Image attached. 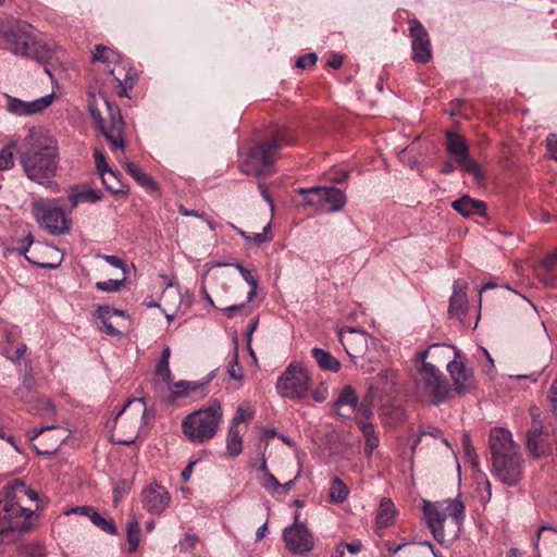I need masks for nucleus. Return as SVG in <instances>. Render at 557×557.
Returning a JSON list of instances; mask_svg holds the SVG:
<instances>
[{"label": "nucleus", "mask_w": 557, "mask_h": 557, "mask_svg": "<svg viewBox=\"0 0 557 557\" xmlns=\"http://www.w3.org/2000/svg\"><path fill=\"white\" fill-rule=\"evenodd\" d=\"M101 181L104 187L110 190L112 194H126L124 184L120 181L119 174L114 171H109L107 173H102Z\"/></svg>", "instance_id": "obj_38"}, {"label": "nucleus", "mask_w": 557, "mask_h": 557, "mask_svg": "<svg viewBox=\"0 0 557 557\" xmlns=\"http://www.w3.org/2000/svg\"><path fill=\"white\" fill-rule=\"evenodd\" d=\"M227 373L230 377L234 380H242L243 377V369L237 362V355L235 354L233 360L230 362L227 368Z\"/></svg>", "instance_id": "obj_55"}, {"label": "nucleus", "mask_w": 557, "mask_h": 557, "mask_svg": "<svg viewBox=\"0 0 557 557\" xmlns=\"http://www.w3.org/2000/svg\"><path fill=\"white\" fill-rule=\"evenodd\" d=\"M423 513L433 537L440 544H443L445 542L444 522L446 515L440 511L435 505L429 502L424 503Z\"/></svg>", "instance_id": "obj_22"}, {"label": "nucleus", "mask_w": 557, "mask_h": 557, "mask_svg": "<svg viewBox=\"0 0 557 557\" xmlns=\"http://www.w3.org/2000/svg\"><path fill=\"white\" fill-rule=\"evenodd\" d=\"M549 400L554 413L557 416V379L552 383L549 388Z\"/></svg>", "instance_id": "obj_62"}, {"label": "nucleus", "mask_w": 557, "mask_h": 557, "mask_svg": "<svg viewBox=\"0 0 557 557\" xmlns=\"http://www.w3.org/2000/svg\"><path fill=\"white\" fill-rule=\"evenodd\" d=\"M96 318L101 321L100 330L108 335L117 336L121 332L110 322L111 311L109 306H98L96 309Z\"/></svg>", "instance_id": "obj_37"}, {"label": "nucleus", "mask_w": 557, "mask_h": 557, "mask_svg": "<svg viewBox=\"0 0 557 557\" xmlns=\"http://www.w3.org/2000/svg\"><path fill=\"white\" fill-rule=\"evenodd\" d=\"M0 35L16 55L29 57L42 64H47L53 55L54 45L37 40L33 26L26 22L0 18Z\"/></svg>", "instance_id": "obj_4"}, {"label": "nucleus", "mask_w": 557, "mask_h": 557, "mask_svg": "<svg viewBox=\"0 0 557 557\" xmlns=\"http://www.w3.org/2000/svg\"><path fill=\"white\" fill-rule=\"evenodd\" d=\"M325 187L314 186L311 188H298V194L305 196V202L307 206L313 207L317 211L323 213L322 194Z\"/></svg>", "instance_id": "obj_33"}, {"label": "nucleus", "mask_w": 557, "mask_h": 557, "mask_svg": "<svg viewBox=\"0 0 557 557\" xmlns=\"http://www.w3.org/2000/svg\"><path fill=\"white\" fill-rule=\"evenodd\" d=\"M546 143L550 157L557 161V135L549 134L546 138Z\"/></svg>", "instance_id": "obj_61"}, {"label": "nucleus", "mask_w": 557, "mask_h": 557, "mask_svg": "<svg viewBox=\"0 0 557 557\" xmlns=\"http://www.w3.org/2000/svg\"><path fill=\"white\" fill-rule=\"evenodd\" d=\"M26 259L40 268L54 269L61 262L59 250L51 245H37Z\"/></svg>", "instance_id": "obj_21"}, {"label": "nucleus", "mask_w": 557, "mask_h": 557, "mask_svg": "<svg viewBox=\"0 0 557 557\" xmlns=\"http://www.w3.org/2000/svg\"><path fill=\"white\" fill-rule=\"evenodd\" d=\"M358 428L360 429L364 438V454L370 457L373 450L379 447L380 440L375 433L373 423H363L361 420L358 421Z\"/></svg>", "instance_id": "obj_32"}, {"label": "nucleus", "mask_w": 557, "mask_h": 557, "mask_svg": "<svg viewBox=\"0 0 557 557\" xmlns=\"http://www.w3.org/2000/svg\"><path fill=\"white\" fill-rule=\"evenodd\" d=\"M323 213L339 211L346 205V195L335 187H325L322 194Z\"/></svg>", "instance_id": "obj_27"}, {"label": "nucleus", "mask_w": 557, "mask_h": 557, "mask_svg": "<svg viewBox=\"0 0 557 557\" xmlns=\"http://www.w3.org/2000/svg\"><path fill=\"white\" fill-rule=\"evenodd\" d=\"M327 387L321 384L319 387L312 391L311 396L318 403H323L327 398Z\"/></svg>", "instance_id": "obj_60"}, {"label": "nucleus", "mask_w": 557, "mask_h": 557, "mask_svg": "<svg viewBox=\"0 0 557 557\" xmlns=\"http://www.w3.org/2000/svg\"><path fill=\"white\" fill-rule=\"evenodd\" d=\"M23 496L37 500V493L18 479L0 493V543L15 541V533L27 532L32 527L34 511L18 504Z\"/></svg>", "instance_id": "obj_2"}, {"label": "nucleus", "mask_w": 557, "mask_h": 557, "mask_svg": "<svg viewBox=\"0 0 557 557\" xmlns=\"http://www.w3.org/2000/svg\"><path fill=\"white\" fill-rule=\"evenodd\" d=\"M312 357L322 370L338 372L341 369V362L322 348L314 347L312 349Z\"/></svg>", "instance_id": "obj_30"}, {"label": "nucleus", "mask_w": 557, "mask_h": 557, "mask_svg": "<svg viewBox=\"0 0 557 557\" xmlns=\"http://www.w3.org/2000/svg\"><path fill=\"white\" fill-rule=\"evenodd\" d=\"M255 411L250 406L240 405L237 407L231 425L238 426L239 423L249 422L253 419Z\"/></svg>", "instance_id": "obj_45"}, {"label": "nucleus", "mask_w": 557, "mask_h": 557, "mask_svg": "<svg viewBox=\"0 0 557 557\" xmlns=\"http://www.w3.org/2000/svg\"><path fill=\"white\" fill-rule=\"evenodd\" d=\"M90 521L101 529L103 532L115 535L117 533V529L113 522V520H108L103 518L99 512H91V519Z\"/></svg>", "instance_id": "obj_44"}, {"label": "nucleus", "mask_w": 557, "mask_h": 557, "mask_svg": "<svg viewBox=\"0 0 557 557\" xmlns=\"http://www.w3.org/2000/svg\"><path fill=\"white\" fill-rule=\"evenodd\" d=\"M226 449L231 457H237L243 450V438L238 426L230 425Z\"/></svg>", "instance_id": "obj_36"}, {"label": "nucleus", "mask_w": 557, "mask_h": 557, "mask_svg": "<svg viewBox=\"0 0 557 557\" xmlns=\"http://www.w3.org/2000/svg\"><path fill=\"white\" fill-rule=\"evenodd\" d=\"M543 267L549 283L557 287V248L543 259Z\"/></svg>", "instance_id": "obj_40"}, {"label": "nucleus", "mask_w": 557, "mask_h": 557, "mask_svg": "<svg viewBox=\"0 0 557 557\" xmlns=\"http://www.w3.org/2000/svg\"><path fill=\"white\" fill-rule=\"evenodd\" d=\"M54 99V94H49L33 101H23L17 98L9 97L8 99V111L16 115H32L42 112L45 109L51 106Z\"/></svg>", "instance_id": "obj_20"}, {"label": "nucleus", "mask_w": 557, "mask_h": 557, "mask_svg": "<svg viewBox=\"0 0 557 557\" xmlns=\"http://www.w3.org/2000/svg\"><path fill=\"white\" fill-rule=\"evenodd\" d=\"M414 382L417 395L433 405L445 401L451 392L445 376L432 363L420 366Z\"/></svg>", "instance_id": "obj_8"}, {"label": "nucleus", "mask_w": 557, "mask_h": 557, "mask_svg": "<svg viewBox=\"0 0 557 557\" xmlns=\"http://www.w3.org/2000/svg\"><path fill=\"white\" fill-rule=\"evenodd\" d=\"M203 383L198 382H188V381H180L176 382L173 387V395L175 397H185L189 396L190 394L195 393L199 388H201Z\"/></svg>", "instance_id": "obj_42"}, {"label": "nucleus", "mask_w": 557, "mask_h": 557, "mask_svg": "<svg viewBox=\"0 0 557 557\" xmlns=\"http://www.w3.org/2000/svg\"><path fill=\"white\" fill-rule=\"evenodd\" d=\"M34 243V236L32 234H28L24 239L21 240L20 246V252L23 253L25 257L28 256L27 253L32 250L29 249L32 244Z\"/></svg>", "instance_id": "obj_63"}, {"label": "nucleus", "mask_w": 557, "mask_h": 557, "mask_svg": "<svg viewBox=\"0 0 557 557\" xmlns=\"http://www.w3.org/2000/svg\"><path fill=\"white\" fill-rule=\"evenodd\" d=\"M409 24L412 38V60L420 64L428 63L432 58L429 34L419 21L412 20Z\"/></svg>", "instance_id": "obj_17"}, {"label": "nucleus", "mask_w": 557, "mask_h": 557, "mask_svg": "<svg viewBox=\"0 0 557 557\" xmlns=\"http://www.w3.org/2000/svg\"><path fill=\"white\" fill-rule=\"evenodd\" d=\"M357 404L358 396L356 394V391L350 385H346L341 389L336 400L333 403L332 411L335 414L342 417L343 419L350 420V416L345 412V408H356Z\"/></svg>", "instance_id": "obj_24"}, {"label": "nucleus", "mask_w": 557, "mask_h": 557, "mask_svg": "<svg viewBox=\"0 0 557 557\" xmlns=\"http://www.w3.org/2000/svg\"><path fill=\"white\" fill-rule=\"evenodd\" d=\"M446 511L447 515L453 517L457 523H460L465 512L463 503L458 499H449Z\"/></svg>", "instance_id": "obj_47"}, {"label": "nucleus", "mask_w": 557, "mask_h": 557, "mask_svg": "<svg viewBox=\"0 0 557 557\" xmlns=\"http://www.w3.org/2000/svg\"><path fill=\"white\" fill-rule=\"evenodd\" d=\"M66 437V430L53 424L34 428L28 434V441L39 455L54 454Z\"/></svg>", "instance_id": "obj_14"}, {"label": "nucleus", "mask_w": 557, "mask_h": 557, "mask_svg": "<svg viewBox=\"0 0 557 557\" xmlns=\"http://www.w3.org/2000/svg\"><path fill=\"white\" fill-rule=\"evenodd\" d=\"M18 552L24 557H45V548L40 543H28V544H21L18 546Z\"/></svg>", "instance_id": "obj_46"}, {"label": "nucleus", "mask_w": 557, "mask_h": 557, "mask_svg": "<svg viewBox=\"0 0 557 557\" xmlns=\"http://www.w3.org/2000/svg\"><path fill=\"white\" fill-rule=\"evenodd\" d=\"M171 500L170 493L161 485L150 484L143 491V503L145 508L153 513H162Z\"/></svg>", "instance_id": "obj_19"}, {"label": "nucleus", "mask_w": 557, "mask_h": 557, "mask_svg": "<svg viewBox=\"0 0 557 557\" xmlns=\"http://www.w3.org/2000/svg\"><path fill=\"white\" fill-rule=\"evenodd\" d=\"M107 117H103L99 110L90 106V114L97 126L100 128L102 135L110 143L112 150L124 151L125 141L123 138L124 122L121 115L120 108L114 103L103 98Z\"/></svg>", "instance_id": "obj_11"}, {"label": "nucleus", "mask_w": 557, "mask_h": 557, "mask_svg": "<svg viewBox=\"0 0 557 557\" xmlns=\"http://www.w3.org/2000/svg\"><path fill=\"white\" fill-rule=\"evenodd\" d=\"M283 539L287 549L295 555H306L314 546L313 537L306 524L299 522V512H295L293 525L285 528Z\"/></svg>", "instance_id": "obj_15"}, {"label": "nucleus", "mask_w": 557, "mask_h": 557, "mask_svg": "<svg viewBox=\"0 0 557 557\" xmlns=\"http://www.w3.org/2000/svg\"><path fill=\"white\" fill-rule=\"evenodd\" d=\"M458 165H460L461 169L467 173L473 175L478 182H483L485 180V175L481 165L475 160L471 159L470 156L461 161Z\"/></svg>", "instance_id": "obj_43"}, {"label": "nucleus", "mask_w": 557, "mask_h": 557, "mask_svg": "<svg viewBox=\"0 0 557 557\" xmlns=\"http://www.w3.org/2000/svg\"><path fill=\"white\" fill-rule=\"evenodd\" d=\"M156 373L163 380V382L169 384L171 381V376H172L169 361L165 362V364H164V363H162V360H159L157 368H156Z\"/></svg>", "instance_id": "obj_57"}, {"label": "nucleus", "mask_w": 557, "mask_h": 557, "mask_svg": "<svg viewBox=\"0 0 557 557\" xmlns=\"http://www.w3.org/2000/svg\"><path fill=\"white\" fill-rule=\"evenodd\" d=\"M223 411L219 400H212L188 413L182 421V432L193 444H205L211 441L222 422Z\"/></svg>", "instance_id": "obj_6"}, {"label": "nucleus", "mask_w": 557, "mask_h": 557, "mask_svg": "<svg viewBox=\"0 0 557 557\" xmlns=\"http://www.w3.org/2000/svg\"><path fill=\"white\" fill-rule=\"evenodd\" d=\"M178 212L182 215H184V216H196V218H199V219H206V213L205 212H199V211H196V210H189L186 207H184L183 205H178Z\"/></svg>", "instance_id": "obj_64"}, {"label": "nucleus", "mask_w": 557, "mask_h": 557, "mask_svg": "<svg viewBox=\"0 0 557 557\" xmlns=\"http://www.w3.org/2000/svg\"><path fill=\"white\" fill-rule=\"evenodd\" d=\"M467 289L468 283L465 280H456L454 282L453 295L449 300L448 312L450 317H460L467 310Z\"/></svg>", "instance_id": "obj_23"}, {"label": "nucleus", "mask_w": 557, "mask_h": 557, "mask_svg": "<svg viewBox=\"0 0 557 557\" xmlns=\"http://www.w3.org/2000/svg\"><path fill=\"white\" fill-rule=\"evenodd\" d=\"M21 163L32 181L49 183L58 166L55 140L41 128H30L21 146Z\"/></svg>", "instance_id": "obj_1"}, {"label": "nucleus", "mask_w": 557, "mask_h": 557, "mask_svg": "<svg viewBox=\"0 0 557 557\" xmlns=\"http://www.w3.org/2000/svg\"><path fill=\"white\" fill-rule=\"evenodd\" d=\"M462 445H463V450H465V454H466L467 458L470 461H472L473 463H475L474 462V459H475L474 448L470 444V436L468 434L463 435V437H462Z\"/></svg>", "instance_id": "obj_59"}, {"label": "nucleus", "mask_w": 557, "mask_h": 557, "mask_svg": "<svg viewBox=\"0 0 557 557\" xmlns=\"http://www.w3.org/2000/svg\"><path fill=\"white\" fill-rule=\"evenodd\" d=\"M352 410L355 411L354 421L356 422L357 425H358V421H360V420L363 423H372L373 412L370 408H368L367 406H364L362 404L359 405V403H358L357 407L352 408Z\"/></svg>", "instance_id": "obj_49"}, {"label": "nucleus", "mask_w": 557, "mask_h": 557, "mask_svg": "<svg viewBox=\"0 0 557 557\" xmlns=\"http://www.w3.org/2000/svg\"><path fill=\"white\" fill-rule=\"evenodd\" d=\"M492 472L503 484L516 486L522 479L523 458L511 433L503 428L490 432Z\"/></svg>", "instance_id": "obj_3"}, {"label": "nucleus", "mask_w": 557, "mask_h": 557, "mask_svg": "<svg viewBox=\"0 0 557 557\" xmlns=\"http://www.w3.org/2000/svg\"><path fill=\"white\" fill-rule=\"evenodd\" d=\"M453 208L463 216L484 215L485 203L481 200L472 199L469 196H462L451 203Z\"/></svg>", "instance_id": "obj_28"}, {"label": "nucleus", "mask_w": 557, "mask_h": 557, "mask_svg": "<svg viewBox=\"0 0 557 557\" xmlns=\"http://www.w3.org/2000/svg\"><path fill=\"white\" fill-rule=\"evenodd\" d=\"M125 171L144 188L158 191L159 185L153 177L145 173L137 164L125 161L123 164Z\"/></svg>", "instance_id": "obj_29"}, {"label": "nucleus", "mask_w": 557, "mask_h": 557, "mask_svg": "<svg viewBox=\"0 0 557 557\" xmlns=\"http://www.w3.org/2000/svg\"><path fill=\"white\" fill-rule=\"evenodd\" d=\"M94 159H95V163H96V168L99 172V174L101 175L102 173H107L109 171H111V168L109 166L107 160H106V156L103 154V152H101L100 150L96 149L94 151Z\"/></svg>", "instance_id": "obj_52"}, {"label": "nucleus", "mask_w": 557, "mask_h": 557, "mask_svg": "<svg viewBox=\"0 0 557 557\" xmlns=\"http://www.w3.org/2000/svg\"><path fill=\"white\" fill-rule=\"evenodd\" d=\"M269 230H270V223H268L265 226H263L262 232L250 233L251 238H250V242H248V244H251L255 246H260L261 244L269 242L271 239L270 237H268Z\"/></svg>", "instance_id": "obj_53"}, {"label": "nucleus", "mask_w": 557, "mask_h": 557, "mask_svg": "<svg viewBox=\"0 0 557 557\" xmlns=\"http://www.w3.org/2000/svg\"><path fill=\"white\" fill-rule=\"evenodd\" d=\"M349 490L346 484L338 478L332 480L329 492V499L332 503H343L348 496Z\"/></svg>", "instance_id": "obj_39"}, {"label": "nucleus", "mask_w": 557, "mask_h": 557, "mask_svg": "<svg viewBox=\"0 0 557 557\" xmlns=\"http://www.w3.org/2000/svg\"><path fill=\"white\" fill-rule=\"evenodd\" d=\"M396 508L389 498H383L376 513V523L380 528H386L394 522Z\"/></svg>", "instance_id": "obj_31"}, {"label": "nucleus", "mask_w": 557, "mask_h": 557, "mask_svg": "<svg viewBox=\"0 0 557 557\" xmlns=\"http://www.w3.org/2000/svg\"><path fill=\"white\" fill-rule=\"evenodd\" d=\"M261 486L272 495L281 493V483L272 473H267L263 475Z\"/></svg>", "instance_id": "obj_50"}, {"label": "nucleus", "mask_w": 557, "mask_h": 557, "mask_svg": "<svg viewBox=\"0 0 557 557\" xmlns=\"http://www.w3.org/2000/svg\"><path fill=\"white\" fill-rule=\"evenodd\" d=\"M446 137V150L459 164L469 157L468 145L462 136L454 132H447Z\"/></svg>", "instance_id": "obj_26"}, {"label": "nucleus", "mask_w": 557, "mask_h": 557, "mask_svg": "<svg viewBox=\"0 0 557 557\" xmlns=\"http://www.w3.org/2000/svg\"><path fill=\"white\" fill-rule=\"evenodd\" d=\"M480 490V499L482 503H488L492 498V484L485 479L482 483L479 484Z\"/></svg>", "instance_id": "obj_56"}, {"label": "nucleus", "mask_w": 557, "mask_h": 557, "mask_svg": "<svg viewBox=\"0 0 557 557\" xmlns=\"http://www.w3.org/2000/svg\"><path fill=\"white\" fill-rule=\"evenodd\" d=\"M140 540V524L139 521L133 517L132 521L127 525V542L129 544V550L135 552L139 545Z\"/></svg>", "instance_id": "obj_41"}, {"label": "nucleus", "mask_w": 557, "mask_h": 557, "mask_svg": "<svg viewBox=\"0 0 557 557\" xmlns=\"http://www.w3.org/2000/svg\"><path fill=\"white\" fill-rule=\"evenodd\" d=\"M102 198V193L97 188H83L82 190L72 193L70 195V201L73 207H76L81 202L94 203Z\"/></svg>", "instance_id": "obj_35"}, {"label": "nucleus", "mask_w": 557, "mask_h": 557, "mask_svg": "<svg viewBox=\"0 0 557 557\" xmlns=\"http://www.w3.org/2000/svg\"><path fill=\"white\" fill-rule=\"evenodd\" d=\"M13 147H4L0 150V171L9 170L13 166Z\"/></svg>", "instance_id": "obj_51"}, {"label": "nucleus", "mask_w": 557, "mask_h": 557, "mask_svg": "<svg viewBox=\"0 0 557 557\" xmlns=\"http://www.w3.org/2000/svg\"><path fill=\"white\" fill-rule=\"evenodd\" d=\"M294 143L295 136L290 129L277 128L269 139L249 149L247 158L240 163V171L257 177L273 174L281 149Z\"/></svg>", "instance_id": "obj_5"}, {"label": "nucleus", "mask_w": 557, "mask_h": 557, "mask_svg": "<svg viewBox=\"0 0 557 557\" xmlns=\"http://www.w3.org/2000/svg\"><path fill=\"white\" fill-rule=\"evenodd\" d=\"M32 212L39 226L52 235H61L70 230L71 221L57 199L34 200Z\"/></svg>", "instance_id": "obj_10"}, {"label": "nucleus", "mask_w": 557, "mask_h": 557, "mask_svg": "<svg viewBox=\"0 0 557 557\" xmlns=\"http://www.w3.org/2000/svg\"><path fill=\"white\" fill-rule=\"evenodd\" d=\"M91 60L94 62L106 63L109 67L110 73L114 78L123 86L124 89L133 88L136 82V72L132 69L126 71L125 65L121 61V55L103 46L96 45L92 51Z\"/></svg>", "instance_id": "obj_12"}, {"label": "nucleus", "mask_w": 557, "mask_h": 557, "mask_svg": "<svg viewBox=\"0 0 557 557\" xmlns=\"http://www.w3.org/2000/svg\"><path fill=\"white\" fill-rule=\"evenodd\" d=\"M525 446L533 458H544L552 453L549 433L536 419H533L532 426L527 432Z\"/></svg>", "instance_id": "obj_16"}, {"label": "nucleus", "mask_w": 557, "mask_h": 557, "mask_svg": "<svg viewBox=\"0 0 557 557\" xmlns=\"http://www.w3.org/2000/svg\"><path fill=\"white\" fill-rule=\"evenodd\" d=\"M311 386L312 379L309 371L298 362L289 363L276 382L277 393L294 401L306 399Z\"/></svg>", "instance_id": "obj_9"}, {"label": "nucleus", "mask_w": 557, "mask_h": 557, "mask_svg": "<svg viewBox=\"0 0 557 557\" xmlns=\"http://www.w3.org/2000/svg\"><path fill=\"white\" fill-rule=\"evenodd\" d=\"M36 382L34 376L28 373L23 376L22 384L15 389V395L25 403L36 399Z\"/></svg>", "instance_id": "obj_34"}, {"label": "nucleus", "mask_w": 557, "mask_h": 557, "mask_svg": "<svg viewBox=\"0 0 557 557\" xmlns=\"http://www.w3.org/2000/svg\"><path fill=\"white\" fill-rule=\"evenodd\" d=\"M125 276L122 275L120 280H107L96 283V288L101 292L113 293L120 290L125 282Z\"/></svg>", "instance_id": "obj_48"}, {"label": "nucleus", "mask_w": 557, "mask_h": 557, "mask_svg": "<svg viewBox=\"0 0 557 557\" xmlns=\"http://www.w3.org/2000/svg\"><path fill=\"white\" fill-rule=\"evenodd\" d=\"M433 348L442 349L443 352H453V359L447 363V371L453 380L454 389L458 394H466L474 387V376L461 358L460 351L453 345H434Z\"/></svg>", "instance_id": "obj_13"}, {"label": "nucleus", "mask_w": 557, "mask_h": 557, "mask_svg": "<svg viewBox=\"0 0 557 557\" xmlns=\"http://www.w3.org/2000/svg\"><path fill=\"white\" fill-rule=\"evenodd\" d=\"M236 269L239 271L243 278L247 282L250 289L247 294L245 301H243L238 305H232V306H227V307H224L221 309L222 311H224V313L228 318H232L236 312H238L240 309H243L247 302H250L253 299V297L256 296L257 288H258V281L252 275L251 271H249L248 269H246L245 267H243L239 263L236 264Z\"/></svg>", "instance_id": "obj_25"}, {"label": "nucleus", "mask_w": 557, "mask_h": 557, "mask_svg": "<svg viewBox=\"0 0 557 557\" xmlns=\"http://www.w3.org/2000/svg\"><path fill=\"white\" fill-rule=\"evenodd\" d=\"M370 339L372 338L368 333L358 329L347 327L339 332V342L351 359L366 355Z\"/></svg>", "instance_id": "obj_18"}, {"label": "nucleus", "mask_w": 557, "mask_h": 557, "mask_svg": "<svg viewBox=\"0 0 557 557\" xmlns=\"http://www.w3.org/2000/svg\"><path fill=\"white\" fill-rule=\"evenodd\" d=\"M318 60V55L314 52H310L299 57L296 61V67L306 69L307 66L314 65Z\"/></svg>", "instance_id": "obj_54"}, {"label": "nucleus", "mask_w": 557, "mask_h": 557, "mask_svg": "<svg viewBox=\"0 0 557 557\" xmlns=\"http://www.w3.org/2000/svg\"><path fill=\"white\" fill-rule=\"evenodd\" d=\"M101 258L106 260L110 265L121 269L122 275L125 276V262L121 258L113 255H102Z\"/></svg>", "instance_id": "obj_58"}, {"label": "nucleus", "mask_w": 557, "mask_h": 557, "mask_svg": "<svg viewBox=\"0 0 557 557\" xmlns=\"http://www.w3.org/2000/svg\"><path fill=\"white\" fill-rule=\"evenodd\" d=\"M145 412L143 398L128 399L114 418L112 441L126 446L134 444Z\"/></svg>", "instance_id": "obj_7"}]
</instances>
